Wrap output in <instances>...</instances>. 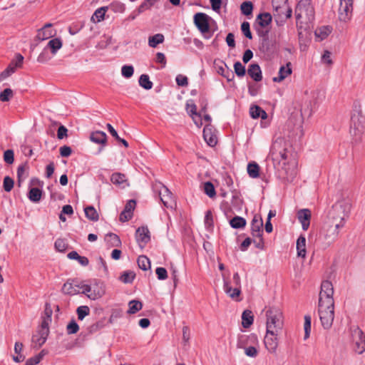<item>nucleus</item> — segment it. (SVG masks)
I'll return each instance as SVG.
<instances>
[{
	"mask_svg": "<svg viewBox=\"0 0 365 365\" xmlns=\"http://www.w3.org/2000/svg\"><path fill=\"white\" fill-rule=\"evenodd\" d=\"M284 178L288 181L292 182L297 175V169L294 166L292 168H284Z\"/></svg>",
	"mask_w": 365,
	"mask_h": 365,
	"instance_id": "obj_46",
	"label": "nucleus"
},
{
	"mask_svg": "<svg viewBox=\"0 0 365 365\" xmlns=\"http://www.w3.org/2000/svg\"><path fill=\"white\" fill-rule=\"evenodd\" d=\"M234 69L236 75L239 77H242L246 73V70L245 66L240 62H235L234 64Z\"/></svg>",
	"mask_w": 365,
	"mask_h": 365,
	"instance_id": "obj_57",
	"label": "nucleus"
},
{
	"mask_svg": "<svg viewBox=\"0 0 365 365\" xmlns=\"http://www.w3.org/2000/svg\"><path fill=\"white\" fill-rule=\"evenodd\" d=\"M354 0H340L339 19L341 21H347L351 16Z\"/></svg>",
	"mask_w": 365,
	"mask_h": 365,
	"instance_id": "obj_10",
	"label": "nucleus"
},
{
	"mask_svg": "<svg viewBox=\"0 0 365 365\" xmlns=\"http://www.w3.org/2000/svg\"><path fill=\"white\" fill-rule=\"evenodd\" d=\"M292 72V63L288 62L285 66H282L278 72V76L273 78L274 82H282Z\"/></svg>",
	"mask_w": 365,
	"mask_h": 365,
	"instance_id": "obj_22",
	"label": "nucleus"
},
{
	"mask_svg": "<svg viewBox=\"0 0 365 365\" xmlns=\"http://www.w3.org/2000/svg\"><path fill=\"white\" fill-rule=\"evenodd\" d=\"M242 326L245 328H248L253 323V315L250 310H245L242 315Z\"/></svg>",
	"mask_w": 365,
	"mask_h": 365,
	"instance_id": "obj_37",
	"label": "nucleus"
},
{
	"mask_svg": "<svg viewBox=\"0 0 365 365\" xmlns=\"http://www.w3.org/2000/svg\"><path fill=\"white\" fill-rule=\"evenodd\" d=\"M108 10V7L103 6L96 10L93 16H91V21L93 22H100L104 19L106 12Z\"/></svg>",
	"mask_w": 365,
	"mask_h": 365,
	"instance_id": "obj_36",
	"label": "nucleus"
},
{
	"mask_svg": "<svg viewBox=\"0 0 365 365\" xmlns=\"http://www.w3.org/2000/svg\"><path fill=\"white\" fill-rule=\"evenodd\" d=\"M129 309L128 310V313L130 314H135L137 312L140 311L143 307V304L138 300H132L129 302Z\"/></svg>",
	"mask_w": 365,
	"mask_h": 365,
	"instance_id": "obj_43",
	"label": "nucleus"
},
{
	"mask_svg": "<svg viewBox=\"0 0 365 365\" xmlns=\"http://www.w3.org/2000/svg\"><path fill=\"white\" fill-rule=\"evenodd\" d=\"M326 302H319L318 314L324 329H329L332 326L334 318V302L330 300Z\"/></svg>",
	"mask_w": 365,
	"mask_h": 365,
	"instance_id": "obj_2",
	"label": "nucleus"
},
{
	"mask_svg": "<svg viewBox=\"0 0 365 365\" xmlns=\"http://www.w3.org/2000/svg\"><path fill=\"white\" fill-rule=\"evenodd\" d=\"M92 293L89 296L91 300H96L103 297L106 292L105 287L102 282H96L92 284Z\"/></svg>",
	"mask_w": 365,
	"mask_h": 365,
	"instance_id": "obj_24",
	"label": "nucleus"
},
{
	"mask_svg": "<svg viewBox=\"0 0 365 365\" xmlns=\"http://www.w3.org/2000/svg\"><path fill=\"white\" fill-rule=\"evenodd\" d=\"M135 274L132 271H125L120 277V279L123 283H132L135 279Z\"/></svg>",
	"mask_w": 365,
	"mask_h": 365,
	"instance_id": "obj_49",
	"label": "nucleus"
},
{
	"mask_svg": "<svg viewBox=\"0 0 365 365\" xmlns=\"http://www.w3.org/2000/svg\"><path fill=\"white\" fill-rule=\"evenodd\" d=\"M42 196V191L38 187H32L28 192L29 199L33 202H38Z\"/></svg>",
	"mask_w": 365,
	"mask_h": 365,
	"instance_id": "obj_32",
	"label": "nucleus"
},
{
	"mask_svg": "<svg viewBox=\"0 0 365 365\" xmlns=\"http://www.w3.org/2000/svg\"><path fill=\"white\" fill-rule=\"evenodd\" d=\"M203 138L207 143L211 146H215L217 143L216 135L212 132V125H207L203 129Z\"/></svg>",
	"mask_w": 365,
	"mask_h": 365,
	"instance_id": "obj_20",
	"label": "nucleus"
},
{
	"mask_svg": "<svg viewBox=\"0 0 365 365\" xmlns=\"http://www.w3.org/2000/svg\"><path fill=\"white\" fill-rule=\"evenodd\" d=\"M78 319L83 320L85 317L88 316L90 313V309L88 306H80L76 310Z\"/></svg>",
	"mask_w": 365,
	"mask_h": 365,
	"instance_id": "obj_53",
	"label": "nucleus"
},
{
	"mask_svg": "<svg viewBox=\"0 0 365 365\" xmlns=\"http://www.w3.org/2000/svg\"><path fill=\"white\" fill-rule=\"evenodd\" d=\"M51 59V56L48 55L47 48H44L43 51L39 54V56L37 58V61L39 63H46Z\"/></svg>",
	"mask_w": 365,
	"mask_h": 365,
	"instance_id": "obj_63",
	"label": "nucleus"
},
{
	"mask_svg": "<svg viewBox=\"0 0 365 365\" xmlns=\"http://www.w3.org/2000/svg\"><path fill=\"white\" fill-rule=\"evenodd\" d=\"M14 96V92L11 88H5L0 93V101L2 102H8Z\"/></svg>",
	"mask_w": 365,
	"mask_h": 365,
	"instance_id": "obj_52",
	"label": "nucleus"
},
{
	"mask_svg": "<svg viewBox=\"0 0 365 365\" xmlns=\"http://www.w3.org/2000/svg\"><path fill=\"white\" fill-rule=\"evenodd\" d=\"M297 250L298 257H306V238L304 235H300L297 240Z\"/></svg>",
	"mask_w": 365,
	"mask_h": 365,
	"instance_id": "obj_29",
	"label": "nucleus"
},
{
	"mask_svg": "<svg viewBox=\"0 0 365 365\" xmlns=\"http://www.w3.org/2000/svg\"><path fill=\"white\" fill-rule=\"evenodd\" d=\"M253 340L255 339V335L252 334L250 336H247L246 334H241L239 336L237 339V347L241 349L246 348V346L248 344L249 340Z\"/></svg>",
	"mask_w": 365,
	"mask_h": 365,
	"instance_id": "obj_39",
	"label": "nucleus"
},
{
	"mask_svg": "<svg viewBox=\"0 0 365 365\" xmlns=\"http://www.w3.org/2000/svg\"><path fill=\"white\" fill-rule=\"evenodd\" d=\"M14 182L12 178L6 176L4 179L3 187L5 191L10 192L14 187Z\"/></svg>",
	"mask_w": 365,
	"mask_h": 365,
	"instance_id": "obj_58",
	"label": "nucleus"
},
{
	"mask_svg": "<svg viewBox=\"0 0 365 365\" xmlns=\"http://www.w3.org/2000/svg\"><path fill=\"white\" fill-rule=\"evenodd\" d=\"M159 197L165 207H172L173 195L166 187H163L159 192Z\"/></svg>",
	"mask_w": 365,
	"mask_h": 365,
	"instance_id": "obj_25",
	"label": "nucleus"
},
{
	"mask_svg": "<svg viewBox=\"0 0 365 365\" xmlns=\"http://www.w3.org/2000/svg\"><path fill=\"white\" fill-rule=\"evenodd\" d=\"M248 75L255 81H262V75L259 66L257 63H252L247 70Z\"/></svg>",
	"mask_w": 365,
	"mask_h": 365,
	"instance_id": "obj_26",
	"label": "nucleus"
},
{
	"mask_svg": "<svg viewBox=\"0 0 365 365\" xmlns=\"http://www.w3.org/2000/svg\"><path fill=\"white\" fill-rule=\"evenodd\" d=\"M288 143L284 138L278 137L272 143L269 151V156L273 161L280 163L282 160L287 158Z\"/></svg>",
	"mask_w": 365,
	"mask_h": 365,
	"instance_id": "obj_5",
	"label": "nucleus"
},
{
	"mask_svg": "<svg viewBox=\"0 0 365 365\" xmlns=\"http://www.w3.org/2000/svg\"><path fill=\"white\" fill-rule=\"evenodd\" d=\"M164 41V36L161 34H157L150 36L148 38V45L152 48H155L158 44Z\"/></svg>",
	"mask_w": 365,
	"mask_h": 365,
	"instance_id": "obj_40",
	"label": "nucleus"
},
{
	"mask_svg": "<svg viewBox=\"0 0 365 365\" xmlns=\"http://www.w3.org/2000/svg\"><path fill=\"white\" fill-rule=\"evenodd\" d=\"M90 140L95 143L104 145L107 141V135L103 131H96L91 134Z\"/></svg>",
	"mask_w": 365,
	"mask_h": 365,
	"instance_id": "obj_28",
	"label": "nucleus"
},
{
	"mask_svg": "<svg viewBox=\"0 0 365 365\" xmlns=\"http://www.w3.org/2000/svg\"><path fill=\"white\" fill-rule=\"evenodd\" d=\"M240 288L241 281L237 272L234 274L232 281L224 277V291L230 298L237 302L240 301Z\"/></svg>",
	"mask_w": 365,
	"mask_h": 365,
	"instance_id": "obj_6",
	"label": "nucleus"
},
{
	"mask_svg": "<svg viewBox=\"0 0 365 365\" xmlns=\"http://www.w3.org/2000/svg\"><path fill=\"white\" fill-rule=\"evenodd\" d=\"M204 192L210 197L212 198L216 195V192L213 184L210 182L204 183Z\"/></svg>",
	"mask_w": 365,
	"mask_h": 365,
	"instance_id": "obj_51",
	"label": "nucleus"
},
{
	"mask_svg": "<svg viewBox=\"0 0 365 365\" xmlns=\"http://www.w3.org/2000/svg\"><path fill=\"white\" fill-rule=\"evenodd\" d=\"M194 24L205 38H210L212 33L210 31V21L212 19L205 13L199 12L194 15Z\"/></svg>",
	"mask_w": 365,
	"mask_h": 365,
	"instance_id": "obj_7",
	"label": "nucleus"
},
{
	"mask_svg": "<svg viewBox=\"0 0 365 365\" xmlns=\"http://www.w3.org/2000/svg\"><path fill=\"white\" fill-rule=\"evenodd\" d=\"M351 210V205L348 202L341 201L335 203L329 212L328 219L347 217Z\"/></svg>",
	"mask_w": 365,
	"mask_h": 365,
	"instance_id": "obj_9",
	"label": "nucleus"
},
{
	"mask_svg": "<svg viewBox=\"0 0 365 365\" xmlns=\"http://www.w3.org/2000/svg\"><path fill=\"white\" fill-rule=\"evenodd\" d=\"M334 287L331 282L326 280L321 284V291L319 292V302H326L330 300L331 303L334 302L333 299Z\"/></svg>",
	"mask_w": 365,
	"mask_h": 365,
	"instance_id": "obj_11",
	"label": "nucleus"
},
{
	"mask_svg": "<svg viewBox=\"0 0 365 365\" xmlns=\"http://www.w3.org/2000/svg\"><path fill=\"white\" fill-rule=\"evenodd\" d=\"M259 50L264 55L270 57L275 52V46L268 38H264L260 44Z\"/></svg>",
	"mask_w": 365,
	"mask_h": 365,
	"instance_id": "obj_23",
	"label": "nucleus"
},
{
	"mask_svg": "<svg viewBox=\"0 0 365 365\" xmlns=\"http://www.w3.org/2000/svg\"><path fill=\"white\" fill-rule=\"evenodd\" d=\"M49 334V329H42L40 327V329L38 331L36 334H34L32 336V344L34 348L41 347L46 341L47 337Z\"/></svg>",
	"mask_w": 365,
	"mask_h": 365,
	"instance_id": "obj_14",
	"label": "nucleus"
},
{
	"mask_svg": "<svg viewBox=\"0 0 365 365\" xmlns=\"http://www.w3.org/2000/svg\"><path fill=\"white\" fill-rule=\"evenodd\" d=\"M105 241L109 247H120L121 241L120 237L114 233H108L105 237Z\"/></svg>",
	"mask_w": 365,
	"mask_h": 365,
	"instance_id": "obj_30",
	"label": "nucleus"
},
{
	"mask_svg": "<svg viewBox=\"0 0 365 365\" xmlns=\"http://www.w3.org/2000/svg\"><path fill=\"white\" fill-rule=\"evenodd\" d=\"M205 225L207 230L213 227V216L210 210H207L205 216Z\"/></svg>",
	"mask_w": 365,
	"mask_h": 365,
	"instance_id": "obj_56",
	"label": "nucleus"
},
{
	"mask_svg": "<svg viewBox=\"0 0 365 365\" xmlns=\"http://www.w3.org/2000/svg\"><path fill=\"white\" fill-rule=\"evenodd\" d=\"M297 23H307L314 19V9L311 0H300L295 9Z\"/></svg>",
	"mask_w": 365,
	"mask_h": 365,
	"instance_id": "obj_3",
	"label": "nucleus"
},
{
	"mask_svg": "<svg viewBox=\"0 0 365 365\" xmlns=\"http://www.w3.org/2000/svg\"><path fill=\"white\" fill-rule=\"evenodd\" d=\"M81 282L79 283L76 279H68L62 287L61 291L67 295H76L81 293L80 287Z\"/></svg>",
	"mask_w": 365,
	"mask_h": 365,
	"instance_id": "obj_13",
	"label": "nucleus"
},
{
	"mask_svg": "<svg viewBox=\"0 0 365 365\" xmlns=\"http://www.w3.org/2000/svg\"><path fill=\"white\" fill-rule=\"evenodd\" d=\"M346 218V217L328 220L327 222L341 229L344 226Z\"/></svg>",
	"mask_w": 365,
	"mask_h": 365,
	"instance_id": "obj_62",
	"label": "nucleus"
},
{
	"mask_svg": "<svg viewBox=\"0 0 365 365\" xmlns=\"http://www.w3.org/2000/svg\"><path fill=\"white\" fill-rule=\"evenodd\" d=\"M53 25L50 23L46 24L44 26L37 31L36 39L44 41L56 35V31L52 29Z\"/></svg>",
	"mask_w": 365,
	"mask_h": 365,
	"instance_id": "obj_15",
	"label": "nucleus"
},
{
	"mask_svg": "<svg viewBox=\"0 0 365 365\" xmlns=\"http://www.w3.org/2000/svg\"><path fill=\"white\" fill-rule=\"evenodd\" d=\"M311 216V211L309 209H302L297 212V218L302 224L304 230H308L310 225Z\"/></svg>",
	"mask_w": 365,
	"mask_h": 365,
	"instance_id": "obj_16",
	"label": "nucleus"
},
{
	"mask_svg": "<svg viewBox=\"0 0 365 365\" xmlns=\"http://www.w3.org/2000/svg\"><path fill=\"white\" fill-rule=\"evenodd\" d=\"M154 4L155 3L152 0H144L137 9L138 14L150 9Z\"/></svg>",
	"mask_w": 365,
	"mask_h": 365,
	"instance_id": "obj_54",
	"label": "nucleus"
},
{
	"mask_svg": "<svg viewBox=\"0 0 365 365\" xmlns=\"http://www.w3.org/2000/svg\"><path fill=\"white\" fill-rule=\"evenodd\" d=\"M230 226L235 229L243 228L246 225V220L245 218L235 216L230 221Z\"/></svg>",
	"mask_w": 365,
	"mask_h": 365,
	"instance_id": "obj_38",
	"label": "nucleus"
},
{
	"mask_svg": "<svg viewBox=\"0 0 365 365\" xmlns=\"http://www.w3.org/2000/svg\"><path fill=\"white\" fill-rule=\"evenodd\" d=\"M241 30L243 34L249 39L252 38V35L250 31V24L247 21H244L241 25Z\"/></svg>",
	"mask_w": 365,
	"mask_h": 365,
	"instance_id": "obj_59",
	"label": "nucleus"
},
{
	"mask_svg": "<svg viewBox=\"0 0 365 365\" xmlns=\"http://www.w3.org/2000/svg\"><path fill=\"white\" fill-rule=\"evenodd\" d=\"M272 17L269 13H262L259 14L256 19V22L257 24L262 27H267L268 25H269L272 22Z\"/></svg>",
	"mask_w": 365,
	"mask_h": 365,
	"instance_id": "obj_27",
	"label": "nucleus"
},
{
	"mask_svg": "<svg viewBox=\"0 0 365 365\" xmlns=\"http://www.w3.org/2000/svg\"><path fill=\"white\" fill-rule=\"evenodd\" d=\"M365 132V115H363L360 107L355 106L352 111L350 123V134L352 140L357 143L362 139Z\"/></svg>",
	"mask_w": 365,
	"mask_h": 365,
	"instance_id": "obj_1",
	"label": "nucleus"
},
{
	"mask_svg": "<svg viewBox=\"0 0 365 365\" xmlns=\"http://www.w3.org/2000/svg\"><path fill=\"white\" fill-rule=\"evenodd\" d=\"M67 332L69 334H76L79 329V327L75 320H71L67 325Z\"/></svg>",
	"mask_w": 365,
	"mask_h": 365,
	"instance_id": "obj_60",
	"label": "nucleus"
},
{
	"mask_svg": "<svg viewBox=\"0 0 365 365\" xmlns=\"http://www.w3.org/2000/svg\"><path fill=\"white\" fill-rule=\"evenodd\" d=\"M339 228L336 226H334L327 222L325 230V239L327 240L328 243H332L335 242L339 235Z\"/></svg>",
	"mask_w": 365,
	"mask_h": 365,
	"instance_id": "obj_17",
	"label": "nucleus"
},
{
	"mask_svg": "<svg viewBox=\"0 0 365 365\" xmlns=\"http://www.w3.org/2000/svg\"><path fill=\"white\" fill-rule=\"evenodd\" d=\"M4 160L8 164H12L14 160V153L12 150H7L4 153Z\"/></svg>",
	"mask_w": 365,
	"mask_h": 365,
	"instance_id": "obj_64",
	"label": "nucleus"
},
{
	"mask_svg": "<svg viewBox=\"0 0 365 365\" xmlns=\"http://www.w3.org/2000/svg\"><path fill=\"white\" fill-rule=\"evenodd\" d=\"M23 349V344L20 342H16L14 346V351L17 354L16 356H13L14 361L16 362H20L24 360V356L21 354V351Z\"/></svg>",
	"mask_w": 365,
	"mask_h": 365,
	"instance_id": "obj_44",
	"label": "nucleus"
},
{
	"mask_svg": "<svg viewBox=\"0 0 365 365\" xmlns=\"http://www.w3.org/2000/svg\"><path fill=\"white\" fill-rule=\"evenodd\" d=\"M263 221L262 218L257 215L254 216L251 222V234L252 237H259L263 234Z\"/></svg>",
	"mask_w": 365,
	"mask_h": 365,
	"instance_id": "obj_18",
	"label": "nucleus"
},
{
	"mask_svg": "<svg viewBox=\"0 0 365 365\" xmlns=\"http://www.w3.org/2000/svg\"><path fill=\"white\" fill-rule=\"evenodd\" d=\"M110 8L114 12L123 13L125 6L120 1H115L110 4Z\"/></svg>",
	"mask_w": 365,
	"mask_h": 365,
	"instance_id": "obj_55",
	"label": "nucleus"
},
{
	"mask_svg": "<svg viewBox=\"0 0 365 365\" xmlns=\"http://www.w3.org/2000/svg\"><path fill=\"white\" fill-rule=\"evenodd\" d=\"M53 314L52 308L49 303H46L43 313L41 316V327L42 329H49L48 325L51 322V316Z\"/></svg>",
	"mask_w": 365,
	"mask_h": 365,
	"instance_id": "obj_21",
	"label": "nucleus"
},
{
	"mask_svg": "<svg viewBox=\"0 0 365 365\" xmlns=\"http://www.w3.org/2000/svg\"><path fill=\"white\" fill-rule=\"evenodd\" d=\"M137 262L138 267L143 270L146 271L150 269V259L145 255L139 256Z\"/></svg>",
	"mask_w": 365,
	"mask_h": 365,
	"instance_id": "obj_41",
	"label": "nucleus"
},
{
	"mask_svg": "<svg viewBox=\"0 0 365 365\" xmlns=\"http://www.w3.org/2000/svg\"><path fill=\"white\" fill-rule=\"evenodd\" d=\"M354 351L361 354L365 351V334L359 327L350 329Z\"/></svg>",
	"mask_w": 365,
	"mask_h": 365,
	"instance_id": "obj_8",
	"label": "nucleus"
},
{
	"mask_svg": "<svg viewBox=\"0 0 365 365\" xmlns=\"http://www.w3.org/2000/svg\"><path fill=\"white\" fill-rule=\"evenodd\" d=\"M62 47V41L60 38H56L51 39L48 41L46 48L50 49L52 55H56L58 50H59Z\"/></svg>",
	"mask_w": 365,
	"mask_h": 365,
	"instance_id": "obj_31",
	"label": "nucleus"
},
{
	"mask_svg": "<svg viewBox=\"0 0 365 365\" xmlns=\"http://www.w3.org/2000/svg\"><path fill=\"white\" fill-rule=\"evenodd\" d=\"M267 330L281 332L283 328V314L282 311L276 307H270L266 312Z\"/></svg>",
	"mask_w": 365,
	"mask_h": 365,
	"instance_id": "obj_4",
	"label": "nucleus"
},
{
	"mask_svg": "<svg viewBox=\"0 0 365 365\" xmlns=\"http://www.w3.org/2000/svg\"><path fill=\"white\" fill-rule=\"evenodd\" d=\"M259 166L255 162H251L247 165V173L250 177L257 178L259 175Z\"/></svg>",
	"mask_w": 365,
	"mask_h": 365,
	"instance_id": "obj_35",
	"label": "nucleus"
},
{
	"mask_svg": "<svg viewBox=\"0 0 365 365\" xmlns=\"http://www.w3.org/2000/svg\"><path fill=\"white\" fill-rule=\"evenodd\" d=\"M136 240L138 242L145 245L150 240V232L148 227L142 226L136 230Z\"/></svg>",
	"mask_w": 365,
	"mask_h": 365,
	"instance_id": "obj_19",
	"label": "nucleus"
},
{
	"mask_svg": "<svg viewBox=\"0 0 365 365\" xmlns=\"http://www.w3.org/2000/svg\"><path fill=\"white\" fill-rule=\"evenodd\" d=\"M134 69L132 66L125 65L121 68L122 75L125 78H130L133 75Z\"/></svg>",
	"mask_w": 365,
	"mask_h": 365,
	"instance_id": "obj_61",
	"label": "nucleus"
},
{
	"mask_svg": "<svg viewBox=\"0 0 365 365\" xmlns=\"http://www.w3.org/2000/svg\"><path fill=\"white\" fill-rule=\"evenodd\" d=\"M240 9L244 15L250 16L252 14L253 4L251 1H244L240 6Z\"/></svg>",
	"mask_w": 365,
	"mask_h": 365,
	"instance_id": "obj_48",
	"label": "nucleus"
},
{
	"mask_svg": "<svg viewBox=\"0 0 365 365\" xmlns=\"http://www.w3.org/2000/svg\"><path fill=\"white\" fill-rule=\"evenodd\" d=\"M110 181L115 185H120L123 182H126V178L124 174L115 173L111 175Z\"/></svg>",
	"mask_w": 365,
	"mask_h": 365,
	"instance_id": "obj_45",
	"label": "nucleus"
},
{
	"mask_svg": "<svg viewBox=\"0 0 365 365\" xmlns=\"http://www.w3.org/2000/svg\"><path fill=\"white\" fill-rule=\"evenodd\" d=\"M311 322L312 318L309 315H305L304 316V339H307L309 337L310 332H311Z\"/></svg>",
	"mask_w": 365,
	"mask_h": 365,
	"instance_id": "obj_50",
	"label": "nucleus"
},
{
	"mask_svg": "<svg viewBox=\"0 0 365 365\" xmlns=\"http://www.w3.org/2000/svg\"><path fill=\"white\" fill-rule=\"evenodd\" d=\"M279 333L280 332L267 330V334L264 337V342L266 348L270 353H274L277 350L278 346L277 336Z\"/></svg>",
	"mask_w": 365,
	"mask_h": 365,
	"instance_id": "obj_12",
	"label": "nucleus"
},
{
	"mask_svg": "<svg viewBox=\"0 0 365 365\" xmlns=\"http://www.w3.org/2000/svg\"><path fill=\"white\" fill-rule=\"evenodd\" d=\"M139 84L146 90H150L153 88V83L150 81L149 76L146 74H142L140 76Z\"/></svg>",
	"mask_w": 365,
	"mask_h": 365,
	"instance_id": "obj_42",
	"label": "nucleus"
},
{
	"mask_svg": "<svg viewBox=\"0 0 365 365\" xmlns=\"http://www.w3.org/2000/svg\"><path fill=\"white\" fill-rule=\"evenodd\" d=\"M250 115L253 118H262V119H265L267 118V113L262 110L258 106H253L250 108Z\"/></svg>",
	"mask_w": 365,
	"mask_h": 365,
	"instance_id": "obj_34",
	"label": "nucleus"
},
{
	"mask_svg": "<svg viewBox=\"0 0 365 365\" xmlns=\"http://www.w3.org/2000/svg\"><path fill=\"white\" fill-rule=\"evenodd\" d=\"M86 217L91 221L96 222L99 219L98 213L93 206H87L84 208Z\"/></svg>",
	"mask_w": 365,
	"mask_h": 365,
	"instance_id": "obj_33",
	"label": "nucleus"
},
{
	"mask_svg": "<svg viewBox=\"0 0 365 365\" xmlns=\"http://www.w3.org/2000/svg\"><path fill=\"white\" fill-rule=\"evenodd\" d=\"M106 326L105 319H101L98 321L97 322L90 325L88 327V331L90 334L95 333L100 329H103Z\"/></svg>",
	"mask_w": 365,
	"mask_h": 365,
	"instance_id": "obj_47",
	"label": "nucleus"
}]
</instances>
